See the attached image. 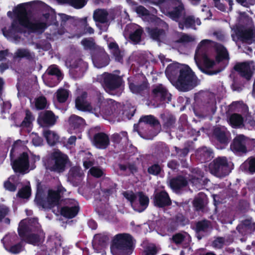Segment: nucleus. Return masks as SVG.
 Returning a JSON list of instances; mask_svg holds the SVG:
<instances>
[{
  "mask_svg": "<svg viewBox=\"0 0 255 255\" xmlns=\"http://www.w3.org/2000/svg\"><path fill=\"white\" fill-rule=\"evenodd\" d=\"M92 176L99 178L105 175L103 170L98 166L92 167L88 172Z\"/></svg>",
  "mask_w": 255,
  "mask_h": 255,
  "instance_id": "obj_52",
  "label": "nucleus"
},
{
  "mask_svg": "<svg viewBox=\"0 0 255 255\" xmlns=\"http://www.w3.org/2000/svg\"><path fill=\"white\" fill-rule=\"evenodd\" d=\"M109 13L106 9H97L93 13V19L96 22L105 23L108 22Z\"/></svg>",
  "mask_w": 255,
  "mask_h": 255,
  "instance_id": "obj_35",
  "label": "nucleus"
},
{
  "mask_svg": "<svg viewBox=\"0 0 255 255\" xmlns=\"http://www.w3.org/2000/svg\"><path fill=\"white\" fill-rule=\"evenodd\" d=\"M194 38L187 34L183 33L180 38L177 40L176 42L179 43H184L192 42Z\"/></svg>",
  "mask_w": 255,
  "mask_h": 255,
  "instance_id": "obj_57",
  "label": "nucleus"
},
{
  "mask_svg": "<svg viewBox=\"0 0 255 255\" xmlns=\"http://www.w3.org/2000/svg\"><path fill=\"white\" fill-rule=\"evenodd\" d=\"M128 84L130 91L133 94L142 95V94L149 88V84L146 79L140 83H138L133 77L128 78Z\"/></svg>",
  "mask_w": 255,
  "mask_h": 255,
  "instance_id": "obj_17",
  "label": "nucleus"
},
{
  "mask_svg": "<svg viewBox=\"0 0 255 255\" xmlns=\"http://www.w3.org/2000/svg\"><path fill=\"white\" fill-rule=\"evenodd\" d=\"M153 97L157 100L162 102H168L171 101V95L162 84L154 86L151 91Z\"/></svg>",
  "mask_w": 255,
  "mask_h": 255,
  "instance_id": "obj_20",
  "label": "nucleus"
},
{
  "mask_svg": "<svg viewBox=\"0 0 255 255\" xmlns=\"http://www.w3.org/2000/svg\"><path fill=\"white\" fill-rule=\"evenodd\" d=\"M185 236L181 233H176L172 237V241L176 245L181 244L185 240Z\"/></svg>",
  "mask_w": 255,
  "mask_h": 255,
  "instance_id": "obj_56",
  "label": "nucleus"
},
{
  "mask_svg": "<svg viewBox=\"0 0 255 255\" xmlns=\"http://www.w3.org/2000/svg\"><path fill=\"white\" fill-rule=\"evenodd\" d=\"M79 119L78 116H72L69 120L70 126L73 128H76L79 127Z\"/></svg>",
  "mask_w": 255,
  "mask_h": 255,
  "instance_id": "obj_63",
  "label": "nucleus"
},
{
  "mask_svg": "<svg viewBox=\"0 0 255 255\" xmlns=\"http://www.w3.org/2000/svg\"><path fill=\"white\" fill-rule=\"evenodd\" d=\"M236 229L242 235L251 234L255 231V223L252 220H245L237 227Z\"/></svg>",
  "mask_w": 255,
  "mask_h": 255,
  "instance_id": "obj_26",
  "label": "nucleus"
},
{
  "mask_svg": "<svg viewBox=\"0 0 255 255\" xmlns=\"http://www.w3.org/2000/svg\"><path fill=\"white\" fill-rule=\"evenodd\" d=\"M27 222L26 220H22L20 222L18 228L19 235L21 238H24L25 236V241L27 243L34 245H38L42 242L43 238L35 234L26 236V233L27 231Z\"/></svg>",
  "mask_w": 255,
  "mask_h": 255,
  "instance_id": "obj_16",
  "label": "nucleus"
},
{
  "mask_svg": "<svg viewBox=\"0 0 255 255\" xmlns=\"http://www.w3.org/2000/svg\"><path fill=\"white\" fill-rule=\"evenodd\" d=\"M15 13L17 15L18 22L14 21L12 23L11 29L9 30L6 31V29L2 30L3 35L7 38L10 37L15 32L20 30L19 25L36 31H42L46 27V24L44 22L37 21L33 23L30 19L25 7L22 5H19L16 8Z\"/></svg>",
  "mask_w": 255,
  "mask_h": 255,
  "instance_id": "obj_1",
  "label": "nucleus"
},
{
  "mask_svg": "<svg viewBox=\"0 0 255 255\" xmlns=\"http://www.w3.org/2000/svg\"><path fill=\"white\" fill-rule=\"evenodd\" d=\"M43 136L46 138L47 143L50 145H54L59 140L58 134L56 132L49 129L43 131Z\"/></svg>",
  "mask_w": 255,
  "mask_h": 255,
  "instance_id": "obj_39",
  "label": "nucleus"
},
{
  "mask_svg": "<svg viewBox=\"0 0 255 255\" xmlns=\"http://www.w3.org/2000/svg\"><path fill=\"white\" fill-rule=\"evenodd\" d=\"M123 196L128 201L130 202L131 206L133 210L136 208V199L137 198L136 195L132 191H125L123 193Z\"/></svg>",
  "mask_w": 255,
  "mask_h": 255,
  "instance_id": "obj_46",
  "label": "nucleus"
},
{
  "mask_svg": "<svg viewBox=\"0 0 255 255\" xmlns=\"http://www.w3.org/2000/svg\"><path fill=\"white\" fill-rule=\"evenodd\" d=\"M172 85L179 91L183 92H188L194 89L198 85V78L194 72L186 66L184 70L181 71L178 78Z\"/></svg>",
  "mask_w": 255,
  "mask_h": 255,
  "instance_id": "obj_5",
  "label": "nucleus"
},
{
  "mask_svg": "<svg viewBox=\"0 0 255 255\" xmlns=\"http://www.w3.org/2000/svg\"><path fill=\"white\" fill-rule=\"evenodd\" d=\"M65 191V189L62 187H59L57 190H49L46 199L40 203L43 208H51L57 205L61 194H62Z\"/></svg>",
  "mask_w": 255,
  "mask_h": 255,
  "instance_id": "obj_15",
  "label": "nucleus"
},
{
  "mask_svg": "<svg viewBox=\"0 0 255 255\" xmlns=\"http://www.w3.org/2000/svg\"><path fill=\"white\" fill-rule=\"evenodd\" d=\"M57 118L52 112L48 111L41 113L37 121L41 126H52L55 124Z\"/></svg>",
  "mask_w": 255,
  "mask_h": 255,
  "instance_id": "obj_24",
  "label": "nucleus"
},
{
  "mask_svg": "<svg viewBox=\"0 0 255 255\" xmlns=\"http://www.w3.org/2000/svg\"><path fill=\"white\" fill-rule=\"evenodd\" d=\"M117 184L110 178H104L101 183V190L105 197H109L117 192Z\"/></svg>",
  "mask_w": 255,
  "mask_h": 255,
  "instance_id": "obj_23",
  "label": "nucleus"
},
{
  "mask_svg": "<svg viewBox=\"0 0 255 255\" xmlns=\"http://www.w3.org/2000/svg\"><path fill=\"white\" fill-rule=\"evenodd\" d=\"M31 191L29 186H25L22 188L18 193V195L21 198H26L30 195Z\"/></svg>",
  "mask_w": 255,
  "mask_h": 255,
  "instance_id": "obj_58",
  "label": "nucleus"
},
{
  "mask_svg": "<svg viewBox=\"0 0 255 255\" xmlns=\"http://www.w3.org/2000/svg\"><path fill=\"white\" fill-rule=\"evenodd\" d=\"M12 167L15 172H24L29 168L28 156L26 153H23L12 163Z\"/></svg>",
  "mask_w": 255,
  "mask_h": 255,
  "instance_id": "obj_22",
  "label": "nucleus"
},
{
  "mask_svg": "<svg viewBox=\"0 0 255 255\" xmlns=\"http://www.w3.org/2000/svg\"><path fill=\"white\" fill-rule=\"evenodd\" d=\"M211 228V222L207 219L199 221L195 223V231L196 233H206Z\"/></svg>",
  "mask_w": 255,
  "mask_h": 255,
  "instance_id": "obj_37",
  "label": "nucleus"
},
{
  "mask_svg": "<svg viewBox=\"0 0 255 255\" xmlns=\"http://www.w3.org/2000/svg\"><path fill=\"white\" fill-rule=\"evenodd\" d=\"M153 202L154 205L158 208H164L172 204L170 197L165 191H160L154 194Z\"/></svg>",
  "mask_w": 255,
  "mask_h": 255,
  "instance_id": "obj_21",
  "label": "nucleus"
},
{
  "mask_svg": "<svg viewBox=\"0 0 255 255\" xmlns=\"http://www.w3.org/2000/svg\"><path fill=\"white\" fill-rule=\"evenodd\" d=\"M234 69L242 77L249 80L253 75V70L255 69L253 61H247L237 63L234 66Z\"/></svg>",
  "mask_w": 255,
  "mask_h": 255,
  "instance_id": "obj_13",
  "label": "nucleus"
},
{
  "mask_svg": "<svg viewBox=\"0 0 255 255\" xmlns=\"http://www.w3.org/2000/svg\"><path fill=\"white\" fill-rule=\"evenodd\" d=\"M175 123V118L172 116H170L166 117L164 119L163 128L167 129H170L173 127Z\"/></svg>",
  "mask_w": 255,
  "mask_h": 255,
  "instance_id": "obj_54",
  "label": "nucleus"
},
{
  "mask_svg": "<svg viewBox=\"0 0 255 255\" xmlns=\"http://www.w3.org/2000/svg\"><path fill=\"white\" fill-rule=\"evenodd\" d=\"M214 139L224 148L230 142L231 134L227 128L223 126H216L213 130Z\"/></svg>",
  "mask_w": 255,
  "mask_h": 255,
  "instance_id": "obj_14",
  "label": "nucleus"
},
{
  "mask_svg": "<svg viewBox=\"0 0 255 255\" xmlns=\"http://www.w3.org/2000/svg\"><path fill=\"white\" fill-rule=\"evenodd\" d=\"M135 11L139 16H146L150 15L149 10L142 5L136 7Z\"/></svg>",
  "mask_w": 255,
  "mask_h": 255,
  "instance_id": "obj_55",
  "label": "nucleus"
},
{
  "mask_svg": "<svg viewBox=\"0 0 255 255\" xmlns=\"http://www.w3.org/2000/svg\"><path fill=\"white\" fill-rule=\"evenodd\" d=\"M138 196V201L139 205L136 203V207L134 210L139 213L144 211L148 206L149 198L142 191H139L137 193Z\"/></svg>",
  "mask_w": 255,
  "mask_h": 255,
  "instance_id": "obj_31",
  "label": "nucleus"
},
{
  "mask_svg": "<svg viewBox=\"0 0 255 255\" xmlns=\"http://www.w3.org/2000/svg\"><path fill=\"white\" fill-rule=\"evenodd\" d=\"M124 83L123 78L117 74L105 73L103 76L102 86L110 94L120 89Z\"/></svg>",
  "mask_w": 255,
  "mask_h": 255,
  "instance_id": "obj_9",
  "label": "nucleus"
},
{
  "mask_svg": "<svg viewBox=\"0 0 255 255\" xmlns=\"http://www.w3.org/2000/svg\"><path fill=\"white\" fill-rule=\"evenodd\" d=\"M250 139L244 134L237 135L230 144L231 150L236 154L241 155L248 152L247 145Z\"/></svg>",
  "mask_w": 255,
  "mask_h": 255,
  "instance_id": "obj_11",
  "label": "nucleus"
},
{
  "mask_svg": "<svg viewBox=\"0 0 255 255\" xmlns=\"http://www.w3.org/2000/svg\"><path fill=\"white\" fill-rule=\"evenodd\" d=\"M33 120V118L31 116V113L27 111L25 118L22 123V125L24 127H29Z\"/></svg>",
  "mask_w": 255,
  "mask_h": 255,
  "instance_id": "obj_64",
  "label": "nucleus"
},
{
  "mask_svg": "<svg viewBox=\"0 0 255 255\" xmlns=\"http://www.w3.org/2000/svg\"><path fill=\"white\" fill-rule=\"evenodd\" d=\"M185 13L184 6L180 0H171L166 8V15L176 22H178Z\"/></svg>",
  "mask_w": 255,
  "mask_h": 255,
  "instance_id": "obj_10",
  "label": "nucleus"
},
{
  "mask_svg": "<svg viewBox=\"0 0 255 255\" xmlns=\"http://www.w3.org/2000/svg\"><path fill=\"white\" fill-rule=\"evenodd\" d=\"M139 123H144L152 127L160 126L159 121L153 115L142 116L139 120Z\"/></svg>",
  "mask_w": 255,
  "mask_h": 255,
  "instance_id": "obj_40",
  "label": "nucleus"
},
{
  "mask_svg": "<svg viewBox=\"0 0 255 255\" xmlns=\"http://www.w3.org/2000/svg\"><path fill=\"white\" fill-rule=\"evenodd\" d=\"M156 149L158 151L162 154L168 153L169 152V149L167 145L163 142H161L157 145Z\"/></svg>",
  "mask_w": 255,
  "mask_h": 255,
  "instance_id": "obj_61",
  "label": "nucleus"
},
{
  "mask_svg": "<svg viewBox=\"0 0 255 255\" xmlns=\"http://www.w3.org/2000/svg\"><path fill=\"white\" fill-rule=\"evenodd\" d=\"M186 66V65L181 64L177 62L170 64L167 66L165 70V74L172 84L178 78V75L181 73V71L184 70Z\"/></svg>",
  "mask_w": 255,
  "mask_h": 255,
  "instance_id": "obj_18",
  "label": "nucleus"
},
{
  "mask_svg": "<svg viewBox=\"0 0 255 255\" xmlns=\"http://www.w3.org/2000/svg\"><path fill=\"white\" fill-rule=\"evenodd\" d=\"M124 138L126 141L128 140V135L126 131H122L120 133H114L112 136V141L115 143H120Z\"/></svg>",
  "mask_w": 255,
  "mask_h": 255,
  "instance_id": "obj_47",
  "label": "nucleus"
},
{
  "mask_svg": "<svg viewBox=\"0 0 255 255\" xmlns=\"http://www.w3.org/2000/svg\"><path fill=\"white\" fill-rule=\"evenodd\" d=\"M68 161V156L57 150L50 154L45 165L46 168L51 170L62 172L64 170Z\"/></svg>",
  "mask_w": 255,
  "mask_h": 255,
  "instance_id": "obj_6",
  "label": "nucleus"
},
{
  "mask_svg": "<svg viewBox=\"0 0 255 255\" xmlns=\"http://www.w3.org/2000/svg\"><path fill=\"white\" fill-rule=\"evenodd\" d=\"M241 168L244 171L250 174L255 173V156H250L241 165Z\"/></svg>",
  "mask_w": 255,
  "mask_h": 255,
  "instance_id": "obj_36",
  "label": "nucleus"
},
{
  "mask_svg": "<svg viewBox=\"0 0 255 255\" xmlns=\"http://www.w3.org/2000/svg\"><path fill=\"white\" fill-rule=\"evenodd\" d=\"M244 120L243 116L237 113L231 114L228 120L229 124L234 128H238L244 126Z\"/></svg>",
  "mask_w": 255,
  "mask_h": 255,
  "instance_id": "obj_34",
  "label": "nucleus"
},
{
  "mask_svg": "<svg viewBox=\"0 0 255 255\" xmlns=\"http://www.w3.org/2000/svg\"><path fill=\"white\" fill-rule=\"evenodd\" d=\"M211 174L218 177H224L231 172L228 161L226 157H218L214 159L209 165Z\"/></svg>",
  "mask_w": 255,
  "mask_h": 255,
  "instance_id": "obj_7",
  "label": "nucleus"
},
{
  "mask_svg": "<svg viewBox=\"0 0 255 255\" xmlns=\"http://www.w3.org/2000/svg\"><path fill=\"white\" fill-rule=\"evenodd\" d=\"M14 177L9 178L4 184L5 188L10 191H14L16 190V186L12 183V182L14 181Z\"/></svg>",
  "mask_w": 255,
  "mask_h": 255,
  "instance_id": "obj_60",
  "label": "nucleus"
},
{
  "mask_svg": "<svg viewBox=\"0 0 255 255\" xmlns=\"http://www.w3.org/2000/svg\"><path fill=\"white\" fill-rule=\"evenodd\" d=\"M33 53L29 52L25 49H18L14 53V58H31L33 57Z\"/></svg>",
  "mask_w": 255,
  "mask_h": 255,
  "instance_id": "obj_49",
  "label": "nucleus"
},
{
  "mask_svg": "<svg viewBox=\"0 0 255 255\" xmlns=\"http://www.w3.org/2000/svg\"><path fill=\"white\" fill-rule=\"evenodd\" d=\"M86 92L81 94V111L91 112L93 111L103 110L112 100L105 99L102 94L96 92L92 97H88Z\"/></svg>",
  "mask_w": 255,
  "mask_h": 255,
  "instance_id": "obj_3",
  "label": "nucleus"
},
{
  "mask_svg": "<svg viewBox=\"0 0 255 255\" xmlns=\"http://www.w3.org/2000/svg\"><path fill=\"white\" fill-rule=\"evenodd\" d=\"M56 98L60 103H64L67 100L69 96L68 90L64 89H59L56 93Z\"/></svg>",
  "mask_w": 255,
  "mask_h": 255,
  "instance_id": "obj_48",
  "label": "nucleus"
},
{
  "mask_svg": "<svg viewBox=\"0 0 255 255\" xmlns=\"http://www.w3.org/2000/svg\"><path fill=\"white\" fill-rule=\"evenodd\" d=\"M225 243V238L217 237L213 242V246L215 248L222 249Z\"/></svg>",
  "mask_w": 255,
  "mask_h": 255,
  "instance_id": "obj_62",
  "label": "nucleus"
},
{
  "mask_svg": "<svg viewBox=\"0 0 255 255\" xmlns=\"http://www.w3.org/2000/svg\"><path fill=\"white\" fill-rule=\"evenodd\" d=\"M181 19L182 20L178 22V27L180 29L183 30L184 27L187 29L195 27L196 20L194 16H186L185 13Z\"/></svg>",
  "mask_w": 255,
  "mask_h": 255,
  "instance_id": "obj_32",
  "label": "nucleus"
},
{
  "mask_svg": "<svg viewBox=\"0 0 255 255\" xmlns=\"http://www.w3.org/2000/svg\"><path fill=\"white\" fill-rule=\"evenodd\" d=\"M81 44L83 45L85 50L90 51V55L92 53L97 50L98 47L96 45L94 39L92 37L84 38L81 41Z\"/></svg>",
  "mask_w": 255,
  "mask_h": 255,
  "instance_id": "obj_38",
  "label": "nucleus"
},
{
  "mask_svg": "<svg viewBox=\"0 0 255 255\" xmlns=\"http://www.w3.org/2000/svg\"><path fill=\"white\" fill-rule=\"evenodd\" d=\"M134 249L133 237L129 234H118L112 241V251L115 250L117 255H130Z\"/></svg>",
  "mask_w": 255,
  "mask_h": 255,
  "instance_id": "obj_4",
  "label": "nucleus"
},
{
  "mask_svg": "<svg viewBox=\"0 0 255 255\" xmlns=\"http://www.w3.org/2000/svg\"><path fill=\"white\" fill-rule=\"evenodd\" d=\"M213 152L211 149L207 147L199 148L196 151L197 158L202 162L205 163L209 161L213 157Z\"/></svg>",
  "mask_w": 255,
  "mask_h": 255,
  "instance_id": "obj_29",
  "label": "nucleus"
},
{
  "mask_svg": "<svg viewBox=\"0 0 255 255\" xmlns=\"http://www.w3.org/2000/svg\"><path fill=\"white\" fill-rule=\"evenodd\" d=\"M46 99L43 97H40L36 100L35 106L38 109H42L46 107Z\"/></svg>",
  "mask_w": 255,
  "mask_h": 255,
  "instance_id": "obj_59",
  "label": "nucleus"
},
{
  "mask_svg": "<svg viewBox=\"0 0 255 255\" xmlns=\"http://www.w3.org/2000/svg\"><path fill=\"white\" fill-rule=\"evenodd\" d=\"M109 241V238L107 235L98 234L95 236L94 241L95 244H97L101 247L106 246Z\"/></svg>",
  "mask_w": 255,
  "mask_h": 255,
  "instance_id": "obj_43",
  "label": "nucleus"
},
{
  "mask_svg": "<svg viewBox=\"0 0 255 255\" xmlns=\"http://www.w3.org/2000/svg\"><path fill=\"white\" fill-rule=\"evenodd\" d=\"M176 152V155L178 159L182 162L183 159L185 158L189 152V148L188 147H185L183 148H180L177 146L174 147Z\"/></svg>",
  "mask_w": 255,
  "mask_h": 255,
  "instance_id": "obj_45",
  "label": "nucleus"
},
{
  "mask_svg": "<svg viewBox=\"0 0 255 255\" xmlns=\"http://www.w3.org/2000/svg\"><path fill=\"white\" fill-rule=\"evenodd\" d=\"M159 161H156L151 165L149 166L147 168V172L154 176L158 175L162 171V167L159 164Z\"/></svg>",
  "mask_w": 255,
  "mask_h": 255,
  "instance_id": "obj_44",
  "label": "nucleus"
},
{
  "mask_svg": "<svg viewBox=\"0 0 255 255\" xmlns=\"http://www.w3.org/2000/svg\"><path fill=\"white\" fill-rule=\"evenodd\" d=\"M92 142L97 148L105 149L110 145V141L109 135L107 133L99 132L94 134Z\"/></svg>",
  "mask_w": 255,
  "mask_h": 255,
  "instance_id": "obj_19",
  "label": "nucleus"
},
{
  "mask_svg": "<svg viewBox=\"0 0 255 255\" xmlns=\"http://www.w3.org/2000/svg\"><path fill=\"white\" fill-rule=\"evenodd\" d=\"M94 29L89 25L87 22V18H81V36L86 34H93Z\"/></svg>",
  "mask_w": 255,
  "mask_h": 255,
  "instance_id": "obj_42",
  "label": "nucleus"
},
{
  "mask_svg": "<svg viewBox=\"0 0 255 255\" xmlns=\"http://www.w3.org/2000/svg\"><path fill=\"white\" fill-rule=\"evenodd\" d=\"M16 237L14 235H9L5 236L1 240L3 246L6 250H8L11 246L12 243L15 241Z\"/></svg>",
  "mask_w": 255,
  "mask_h": 255,
  "instance_id": "obj_51",
  "label": "nucleus"
},
{
  "mask_svg": "<svg viewBox=\"0 0 255 255\" xmlns=\"http://www.w3.org/2000/svg\"><path fill=\"white\" fill-rule=\"evenodd\" d=\"M136 112V109L134 107L131 105H127L125 107L123 110V117L130 120L134 116Z\"/></svg>",
  "mask_w": 255,
  "mask_h": 255,
  "instance_id": "obj_50",
  "label": "nucleus"
},
{
  "mask_svg": "<svg viewBox=\"0 0 255 255\" xmlns=\"http://www.w3.org/2000/svg\"><path fill=\"white\" fill-rule=\"evenodd\" d=\"M188 183V181L184 176L178 175L170 179L169 185L171 189L175 191H178L186 187Z\"/></svg>",
  "mask_w": 255,
  "mask_h": 255,
  "instance_id": "obj_27",
  "label": "nucleus"
},
{
  "mask_svg": "<svg viewBox=\"0 0 255 255\" xmlns=\"http://www.w3.org/2000/svg\"><path fill=\"white\" fill-rule=\"evenodd\" d=\"M108 47L110 50V52L113 57L115 58V61L119 62H122L123 61L124 53L122 51L116 42H111Z\"/></svg>",
  "mask_w": 255,
  "mask_h": 255,
  "instance_id": "obj_30",
  "label": "nucleus"
},
{
  "mask_svg": "<svg viewBox=\"0 0 255 255\" xmlns=\"http://www.w3.org/2000/svg\"><path fill=\"white\" fill-rule=\"evenodd\" d=\"M146 31L152 39L157 42L162 41L166 35L165 30L157 27H147L146 28Z\"/></svg>",
  "mask_w": 255,
  "mask_h": 255,
  "instance_id": "obj_25",
  "label": "nucleus"
},
{
  "mask_svg": "<svg viewBox=\"0 0 255 255\" xmlns=\"http://www.w3.org/2000/svg\"><path fill=\"white\" fill-rule=\"evenodd\" d=\"M93 63L95 67L102 68L109 65L110 61L108 54L103 48L98 47L90 55Z\"/></svg>",
  "mask_w": 255,
  "mask_h": 255,
  "instance_id": "obj_12",
  "label": "nucleus"
},
{
  "mask_svg": "<svg viewBox=\"0 0 255 255\" xmlns=\"http://www.w3.org/2000/svg\"><path fill=\"white\" fill-rule=\"evenodd\" d=\"M193 205L196 211L202 210L204 208V199L200 197L196 198L193 201Z\"/></svg>",
  "mask_w": 255,
  "mask_h": 255,
  "instance_id": "obj_53",
  "label": "nucleus"
},
{
  "mask_svg": "<svg viewBox=\"0 0 255 255\" xmlns=\"http://www.w3.org/2000/svg\"><path fill=\"white\" fill-rule=\"evenodd\" d=\"M232 37L234 41H239L251 44L255 42V29L252 27L246 28L243 26H236Z\"/></svg>",
  "mask_w": 255,
  "mask_h": 255,
  "instance_id": "obj_8",
  "label": "nucleus"
},
{
  "mask_svg": "<svg viewBox=\"0 0 255 255\" xmlns=\"http://www.w3.org/2000/svg\"><path fill=\"white\" fill-rule=\"evenodd\" d=\"M130 29L129 39L133 44H137L141 41L143 30L141 27L138 25L131 26Z\"/></svg>",
  "mask_w": 255,
  "mask_h": 255,
  "instance_id": "obj_28",
  "label": "nucleus"
},
{
  "mask_svg": "<svg viewBox=\"0 0 255 255\" xmlns=\"http://www.w3.org/2000/svg\"><path fill=\"white\" fill-rule=\"evenodd\" d=\"M78 212V207L77 206L72 207H64L61 210V214L68 218L74 217Z\"/></svg>",
  "mask_w": 255,
  "mask_h": 255,
  "instance_id": "obj_41",
  "label": "nucleus"
},
{
  "mask_svg": "<svg viewBox=\"0 0 255 255\" xmlns=\"http://www.w3.org/2000/svg\"><path fill=\"white\" fill-rule=\"evenodd\" d=\"M209 40H202L198 46L195 52V60L198 68L203 73L212 76L216 75L221 72L224 68H218L213 70V68L216 64V62L213 59H211L208 54L199 47L200 45H204L208 43Z\"/></svg>",
  "mask_w": 255,
  "mask_h": 255,
  "instance_id": "obj_2",
  "label": "nucleus"
},
{
  "mask_svg": "<svg viewBox=\"0 0 255 255\" xmlns=\"http://www.w3.org/2000/svg\"><path fill=\"white\" fill-rule=\"evenodd\" d=\"M216 61L218 63L222 62L224 60H228L229 59V53L226 48L222 44H218L216 47Z\"/></svg>",
  "mask_w": 255,
  "mask_h": 255,
  "instance_id": "obj_33",
  "label": "nucleus"
}]
</instances>
